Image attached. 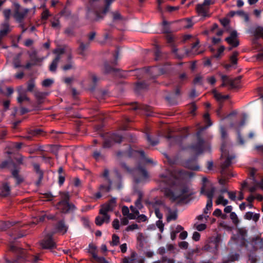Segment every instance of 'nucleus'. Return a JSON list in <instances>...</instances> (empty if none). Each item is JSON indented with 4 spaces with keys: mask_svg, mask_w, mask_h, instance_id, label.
I'll return each mask as SVG.
<instances>
[{
    "mask_svg": "<svg viewBox=\"0 0 263 263\" xmlns=\"http://www.w3.org/2000/svg\"><path fill=\"white\" fill-rule=\"evenodd\" d=\"M194 174L190 172L178 170L174 172L166 171L160 175V181L167 185L173 186L178 185L181 180L191 178Z\"/></svg>",
    "mask_w": 263,
    "mask_h": 263,
    "instance_id": "nucleus-1",
    "label": "nucleus"
},
{
    "mask_svg": "<svg viewBox=\"0 0 263 263\" xmlns=\"http://www.w3.org/2000/svg\"><path fill=\"white\" fill-rule=\"evenodd\" d=\"M242 246L249 251H256L263 248V238L258 236H253L249 240L244 239Z\"/></svg>",
    "mask_w": 263,
    "mask_h": 263,
    "instance_id": "nucleus-2",
    "label": "nucleus"
},
{
    "mask_svg": "<svg viewBox=\"0 0 263 263\" xmlns=\"http://www.w3.org/2000/svg\"><path fill=\"white\" fill-rule=\"evenodd\" d=\"M134 181L136 183L145 182L149 177L146 170L142 167L136 169L134 173Z\"/></svg>",
    "mask_w": 263,
    "mask_h": 263,
    "instance_id": "nucleus-3",
    "label": "nucleus"
},
{
    "mask_svg": "<svg viewBox=\"0 0 263 263\" xmlns=\"http://www.w3.org/2000/svg\"><path fill=\"white\" fill-rule=\"evenodd\" d=\"M221 150L222 157H227L226 160L221 164V174L224 175L225 174V169L231 165L232 164V161L235 158V156L234 155L230 156H227V149L223 143H222L221 145Z\"/></svg>",
    "mask_w": 263,
    "mask_h": 263,
    "instance_id": "nucleus-4",
    "label": "nucleus"
},
{
    "mask_svg": "<svg viewBox=\"0 0 263 263\" xmlns=\"http://www.w3.org/2000/svg\"><path fill=\"white\" fill-rule=\"evenodd\" d=\"M212 4L211 0H204L203 3L197 5L196 10L198 14L203 17L208 16L209 6Z\"/></svg>",
    "mask_w": 263,
    "mask_h": 263,
    "instance_id": "nucleus-5",
    "label": "nucleus"
},
{
    "mask_svg": "<svg viewBox=\"0 0 263 263\" xmlns=\"http://www.w3.org/2000/svg\"><path fill=\"white\" fill-rule=\"evenodd\" d=\"M189 189L186 187H184L180 193H174L168 188H165L162 190L164 195L173 201L179 198L181 196L183 195L185 193H187Z\"/></svg>",
    "mask_w": 263,
    "mask_h": 263,
    "instance_id": "nucleus-6",
    "label": "nucleus"
},
{
    "mask_svg": "<svg viewBox=\"0 0 263 263\" xmlns=\"http://www.w3.org/2000/svg\"><path fill=\"white\" fill-rule=\"evenodd\" d=\"M13 5L14 7V17L17 22H21L28 12L29 9H24L22 11H21V6L18 3L13 2Z\"/></svg>",
    "mask_w": 263,
    "mask_h": 263,
    "instance_id": "nucleus-7",
    "label": "nucleus"
},
{
    "mask_svg": "<svg viewBox=\"0 0 263 263\" xmlns=\"http://www.w3.org/2000/svg\"><path fill=\"white\" fill-rule=\"evenodd\" d=\"M53 52L57 54V56L49 66V70L52 72L56 70L57 65L62 57V55L64 53L65 50L63 48H58L54 50Z\"/></svg>",
    "mask_w": 263,
    "mask_h": 263,
    "instance_id": "nucleus-8",
    "label": "nucleus"
},
{
    "mask_svg": "<svg viewBox=\"0 0 263 263\" xmlns=\"http://www.w3.org/2000/svg\"><path fill=\"white\" fill-rule=\"evenodd\" d=\"M52 236V234H48L41 241L40 245L43 249H49L55 247V243L53 240Z\"/></svg>",
    "mask_w": 263,
    "mask_h": 263,
    "instance_id": "nucleus-9",
    "label": "nucleus"
},
{
    "mask_svg": "<svg viewBox=\"0 0 263 263\" xmlns=\"http://www.w3.org/2000/svg\"><path fill=\"white\" fill-rule=\"evenodd\" d=\"M57 206L58 208L64 213L72 212L76 209L73 204H70L68 202L65 201H61L58 203Z\"/></svg>",
    "mask_w": 263,
    "mask_h": 263,
    "instance_id": "nucleus-10",
    "label": "nucleus"
},
{
    "mask_svg": "<svg viewBox=\"0 0 263 263\" xmlns=\"http://www.w3.org/2000/svg\"><path fill=\"white\" fill-rule=\"evenodd\" d=\"M122 140V137L119 135L114 134H112L109 139L105 140L104 144V148H109L112 145V142L115 143H120Z\"/></svg>",
    "mask_w": 263,
    "mask_h": 263,
    "instance_id": "nucleus-11",
    "label": "nucleus"
},
{
    "mask_svg": "<svg viewBox=\"0 0 263 263\" xmlns=\"http://www.w3.org/2000/svg\"><path fill=\"white\" fill-rule=\"evenodd\" d=\"M103 176L105 178V180L108 184V185H101L100 186V191H106V192H108L110 191L111 188L112 181L109 177V171L107 169H105L103 174Z\"/></svg>",
    "mask_w": 263,
    "mask_h": 263,
    "instance_id": "nucleus-12",
    "label": "nucleus"
},
{
    "mask_svg": "<svg viewBox=\"0 0 263 263\" xmlns=\"http://www.w3.org/2000/svg\"><path fill=\"white\" fill-rule=\"evenodd\" d=\"M116 206V198L114 197L110 199L107 203L102 205L100 210V213L112 211Z\"/></svg>",
    "mask_w": 263,
    "mask_h": 263,
    "instance_id": "nucleus-13",
    "label": "nucleus"
},
{
    "mask_svg": "<svg viewBox=\"0 0 263 263\" xmlns=\"http://www.w3.org/2000/svg\"><path fill=\"white\" fill-rule=\"evenodd\" d=\"M225 40L232 47H236L239 44L237 39V32L236 30L231 31L230 36L226 38Z\"/></svg>",
    "mask_w": 263,
    "mask_h": 263,
    "instance_id": "nucleus-14",
    "label": "nucleus"
},
{
    "mask_svg": "<svg viewBox=\"0 0 263 263\" xmlns=\"http://www.w3.org/2000/svg\"><path fill=\"white\" fill-rule=\"evenodd\" d=\"M200 132H199L197 134V135L198 137L197 143H196V145H193L192 147V148L195 151V152L197 154H200L202 153L204 150V141L202 139H201L200 137Z\"/></svg>",
    "mask_w": 263,
    "mask_h": 263,
    "instance_id": "nucleus-15",
    "label": "nucleus"
},
{
    "mask_svg": "<svg viewBox=\"0 0 263 263\" xmlns=\"http://www.w3.org/2000/svg\"><path fill=\"white\" fill-rule=\"evenodd\" d=\"M215 192V188L213 186H211L209 190H206V185H202L201 189V194H204L208 197V200H213L214 193Z\"/></svg>",
    "mask_w": 263,
    "mask_h": 263,
    "instance_id": "nucleus-16",
    "label": "nucleus"
},
{
    "mask_svg": "<svg viewBox=\"0 0 263 263\" xmlns=\"http://www.w3.org/2000/svg\"><path fill=\"white\" fill-rule=\"evenodd\" d=\"M101 216H98L96 218V223L98 226H101L104 222L108 223L110 220V216L107 212L100 213Z\"/></svg>",
    "mask_w": 263,
    "mask_h": 263,
    "instance_id": "nucleus-17",
    "label": "nucleus"
},
{
    "mask_svg": "<svg viewBox=\"0 0 263 263\" xmlns=\"http://www.w3.org/2000/svg\"><path fill=\"white\" fill-rule=\"evenodd\" d=\"M115 0H105L106 5L101 13L99 12L96 13V20L98 21L100 19L103 18V16L105 15L107 12H108L110 5Z\"/></svg>",
    "mask_w": 263,
    "mask_h": 263,
    "instance_id": "nucleus-18",
    "label": "nucleus"
},
{
    "mask_svg": "<svg viewBox=\"0 0 263 263\" xmlns=\"http://www.w3.org/2000/svg\"><path fill=\"white\" fill-rule=\"evenodd\" d=\"M260 215L257 213H254L252 212H248L244 215V218L247 220L252 219L254 221L256 222L258 220Z\"/></svg>",
    "mask_w": 263,
    "mask_h": 263,
    "instance_id": "nucleus-19",
    "label": "nucleus"
},
{
    "mask_svg": "<svg viewBox=\"0 0 263 263\" xmlns=\"http://www.w3.org/2000/svg\"><path fill=\"white\" fill-rule=\"evenodd\" d=\"M138 254L135 251H132L130 257H125L122 259V263H134L136 260Z\"/></svg>",
    "mask_w": 263,
    "mask_h": 263,
    "instance_id": "nucleus-20",
    "label": "nucleus"
},
{
    "mask_svg": "<svg viewBox=\"0 0 263 263\" xmlns=\"http://www.w3.org/2000/svg\"><path fill=\"white\" fill-rule=\"evenodd\" d=\"M167 221L168 222L172 220H174L177 219V212L171 210L170 208H167Z\"/></svg>",
    "mask_w": 263,
    "mask_h": 263,
    "instance_id": "nucleus-21",
    "label": "nucleus"
},
{
    "mask_svg": "<svg viewBox=\"0 0 263 263\" xmlns=\"http://www.w3.org/2000/svg\"><path fill=\"white\" fill-rule=\"evenodd\" d=\"M2 28L0 30V37H4L10 31L8 22H4L2 25Z\"/></svg>",
    "mask_w": 263,
    "mask_h": 263,
    "instance_id": "nucleus-22",
    "label": "nucleus"
},
{
    "mask_svg": "<svg viewBox=\"0 0 263 263\" xmlns=\"http://www.w3.org/2000/svg\"><path fill=\"white\" fill-rule=\"evenodd\" d=\"M30 57L31 62L34 65H37L39 63H41L45 59V58L43 57H38L35 51H34L31 54H30Z\"/></svg>",
    "mask_w": 263,
    "mask_h": 263,
    "instance_id": "nucleus-23",
    "label": "nucleus"
},
{
    "mask_svg": "<svg viewBox=\"0 0 263 263\" xmlns=\"http://www.w3.org/2000/svg\"><path fill=\"white\" fill-rule=\"evenodd\" d=\"M18 96L17 98V102L20 103H22L24 101H29V99L27 97L26 93L22 89H20L17 90Z\"/></svg>",
    "mask_w": 263,
    "mask_h": 263,
    "instance_id": "nucleus-24",
    "label": "nucleus"
},
{
    "mask_svg": "<svg viewBox=\"0 0 263 263\" xmlns=\"http://www.w3.org/2000/svg\"><path fill=\"white\" fill-rule=\"evenodd\" d=\"M122 213L124 216H127L129 219H135L136 215L134 214L129 213V209L127 206H123L122 208Z\"/></svg>",
    "mask_w": 263,
    "mask_h": 263,
    "instance_id": "nucleus-25",
    "label": "nucleus"
},
{
    "mask_svg": "<svg viewBox=\"0 0 263 263\" xmlns=\"http://www.w3.org/2000/svg\"><path fill=\"white\" fill-rule=\"evenodd\" d=\"M214 98L218 101H222L229 98L228 95H222L219 93L216 90H213L212 91Z\"/></svg>",
    "mask_w": 263,
    "mask_h": 263,
    "instance_id": "nucleus-26",
    "label": "nucleus"
},
{
    "mask_svg": "<svg viewBox=\"0 0 263 263\" xmlns=\"http://www.w3.org/2000/svg\"><path fill=\"white\" fill-rule=\"evenodd\" d=\"M229 201L227 199H224V197L222 195H220L216 201V204L217 205H219V204H222L223 205H226L228 203Z\"/></svg>",
    "mask_w": 263,
    "mask_h": 263,
    "instance_id": "nucleus-27",
    "label": "nucleus"
},
{
    "mask_svg": "<svg viewBox=\"0 0 263 263\" xmlns=\"http://www.w3.org/2000/svg\"><path fill=\"white\" fill-rule=\"evenodd\" d=\"M57 228L59 232H63V234L65 233L68 229V227L65 224L63 221H61L59 222Z\"/></svg>",
    "mask_w": 263,
    "mask_h": 263,
    "instance_id": "nucleus-28",
    "label": "nucleus"
},
{
    "mask_svg": "<svg viewBox=\"0 0 263 263\" xmlns=\"http://www.w3.org/2000/svg\"><path fill=\"white\" fill-rule=\"evenodd\" d=\"M240 80V78L237 77L235 79L228 80V83L232 88H236L238 86V82Z\"/></svg>",
    "mask_w": 263,
    "mask_h": 263,
    "instance_id": "nucleus-29",
    "label": "nucleus"
},
{
    "mask_svg": "<svg viewBox=\"0 0 263 263\" xmlns=\"http://www.w3.org/2000/svg\"><path fill=\"white\" fill-rule=\"evenodd\" d=\"M147 86L145 82L138 83L135 86V90L139 92L142 89H146Z\"/></svg>",
    "mask_w": 263,
    "mask_h": 263,
    "instance_id": "nucleus-30",
    "label": "nucleus"
},
{
    "mask_svg": "<svg viewBox=\"0 0 263 263\" xmlns=\"http://www.w3.org/2000/svg\"><path fill=\"white\" fill-rule=\"evenodd\" d=\"M89 46V43H87L86 44H84L82 42L80 43V47H79V53L82 55H84V51L86 50L87 48H88Z\"/></svg>",
    "mask_w": 263,
    "mask_h": 263,
    "instance_id": "nucleus-31",
    "label": "nucleus"
},
{
    "mask_svg": "<svg viewBox=\"0 0 263 263\" xmlns=\"http://www.w3.org/2000/svg\"><path fill=\"white\" fill-rule=\"evenodd\" d=\"M199 40H197L196 41V42L194 44H193V45H192L190 52L193 54L197 55L200 53V52H198L196 50V48H198L199 47Z\"/></svg>",
    "mask_w": 263,
    "mask_h": 263,
    "instance_id": "nucleus-32",
    "label": "nucleus"
},
{
    "mask_svg": "<svg viewBox=\"0 0 263 263\" xmlns=\"http://www.w3.org/2000/svg\"><path fill=\"white\" fill-rule=\"evenodd\" d=\"M239 234L241 237L240 243L242 246V242L244 241V239H247L246 237L247 236V231L243 228L239 229Z\"/></svg>",
    "mask_w": 263,
    "mask_h": 263,
    "instance_id": "nucleus-33",
    "label": "nucleus"
},
{
    "mask_svg": "<svg viewBox=\"0 0 263 263\" xmlns=\"http://www.w3.org/2000/svg\"><path fill=\"white\" fill-rule=\"evenodd\" d=\"M10 194V187L7 184H4L2 190L1 195L3 196H7Z\"/></svg>",
    "mask_w": 263,
    "mask_h": 263,
    "instance_id": "nucleus-34",
    "label": "nucleus"
},
{
    "mask_svg": "<svg viewBox=\"0 0 263 263\" xmlns=\"http://www.w3.org/2000/svg\"><path fill=\"white\" fill-rule=\"evenodd\" d=\"M20 57H21V54H19L16 57H15L13 60V63L14 67L15 68L21 67L22 66V65L21 64V62H20Z\"/></svg>",
    "mask_w": 263,
    "mask_h": 263,
    "instance_id": "nucleus-35",
    "label": "nucleus"
},
{
    "mask_svg": "<svg viewBox=\"0 0 263 263\" xmlns=\"http://www.w3.org/2000/svg\"><path fill=\"white\" fill-rule=\"evenodd\" d=\"M34 96L35 97L38 99H43L46 96L48 95L47 92H41L39 90H35L34 91Z\"/></svg>",
    "mask_w": 263,
    "mask_h": 263,
    "instance_id": "nucleus-36",
    "label": "nucleus"
},
{
    "mask_svg": "<svg viewBox=\"0 0 263 263\" xmlns=\"http://www.w3.org/2000/svg\"><path fill=\"white\" fill-rule=\"evenodd\" d=\"M120 242L119 237L116 234H113L112 236V241L110 242V245L112 246H117Z\"/></svg>",
    "mask_w": 263,
    "mask_h": 263,
    "instance_id": "nucleus-37",
    "label": "nucleus"
},
{
    "mask_svg": "<svg viewBox=\"0 0 263 263\" xmlns=\"http://www.w3.org/2000/svg\"><path fill=\"white\" fill-rule=\"evenodd\" d=\"M33 167L39 175V182H40L43 178V173L40 170V166L39 164H37L36 163H34L33 164ZM38 183H39V182H38Z\"/></svg>",
    "mask_w": 263,
    "mask_h": 263,
    "instance_id": "nucleus-38",
    "label": "nucleus"
},
{
    "mask_svg": "<svg viewBox=\"0 0 263 263\" xmlns=\"http://www.w3.org/2000/svg\"><path fill=\"white\" fill-rule=\"evenodd\" d=\"M213 206V200H208L206 206L204 209V213L208 214Z\"/></svg>",
    "mask_w": 263,
    "mask_h": 263,
    "instance_id": "nucleus-39",
    "label": "nucleus"
},
{
    "mask_svg": "<svg viewBox=\"0 0 263 263\" xmlns=\"http://www.w3.org/2000/svg\"><path fill=\"white\" fill-rule=\"evenodd\" d=\"M146 139L148 142L152 145H156L159 143V140L157 138L152 139L148 134H146Z\"/></svg>",
    "mask_w": 263,
    "mask_h": 263,
    "instance_id": "nucleus-40",
    "label": "nucleus"
},
{
    "mask_svg": "<svg viewBox=\"0 0 263 263\" xmlns=\"http://www.w3.org/2000/svg\"><path fill=\"white\" fill-rule=\"evenodd\" d=\"M255 35L263 38V27L259 26L257 27L255 30Z\"/></svg>",
    "mask_w": 263,
    "mask_h": 263,
    "instance_id": "nucleus-41",
    "label": "nucleus"
},
{
    "mask_svg": "<svg viewBox=\"0 0 263 263\" xmlns=\"http://www.w3.org/2000/svg\"><path fill=\"white\" fill-rule=\"evenodd\" d=\"M239 254H238L237 253L232 252L229 255V259L230 261H234L235 260H238L239 259Z\"/></svg>",
    "mask_w": 263,
    "mask_h": 263,
    "instance_id": "nucleus-42",
    "label": "nucleus"
},
{
    "mask_svg": "<svg viewBox=\"0 0 263 263\" xmlns=\"http://www.w3.org/2000/svg\"><path fill=\"white\" fill-rule=\"evenodd\" d=\"M35 87V82L33 80L29 81L27 83V91L31 92Z\"/></svg>",
    "mask_w": 263,
    "mask_h": 263,
    "instance_id": "nucleus-43",
    "label": "nucleus"
},
{
    "mask_svg": "<svg viewBox=\"0 0 263 263\" xmlns=\"http://www.w3.org/2000/svg\"><path fill=\"white\" fill-rule=\"evenodd\" d=\"M230 218L232 220L233 222L235 224H237L239 222V220L238 219L237 216L235 212H231L230 213Z\"/></svg>",
    "mask_w": 263,
    "mask_h": 263,
    "instance_id": "nucleus-44",
    "label": "nucleus"
},
{
    "mask_svg": "<svg viewBox=\"0 0 263 263\" xmlns=\"http://www.w3.org/2000/svg\"><path fill=\"white\" fill-rule=\"evenodd\" d=\"M238 55V52L235 51L233 53V54L230 57V61L232 64H236L237 63V57Z\"/></svg>",
    "mask_w": 263,
    "mask_h": 263,
    "instance_id": "nucleus-45",
    "label": "nucleus"
},
{
    "mask_svg": "<svg viewBox=\"0 0 263 263\" xmlns=\"http://www.w3.org/2000/svg\"><path fill=\"white\" fill-rule=\"evenodd\" d=\"M220 22H221V24L222 25V26L226 28V30L227 31H229V28H230V27L229 26V20L227 18H224L221 20Z\"/></svg>",
    "mask_w": 263,
    "mask_h": 263,
    "instance_id": "nucleus-46",
    "label": "nucleus"
},
{
    "mask_svg": "<svg viewBox=\"0 0 263 263\" xmlns=\"http://www.w3.org/2000/svg\"><path fill=\"white\" fill-rule=\"evenodd\" d=\"M93 157L97 160L103 159L104 157L103 155H102L99 151L94 152L93 154Z\"/></svg>",
    "mask_w": 263,
    "mask_h": 263,
    "instance_id": "nucleus-47",
    "label": "nucleus"
},
{
    "mask_svg": "<svg viewBox=\"0 0 263 263\" xmlns=\"http://www.w3.org/2000/svg\"><path fill=\"white\" fill-rule=\"evenodd\" d=\"M162 263H175V260L171 258H168L166 256H163L161 258Z\"/></svg>",
    "mask_w": 263,
    "mask_h": 263,
    "instance_id": "nucleus-48",
    "label": "nucleus"
},
{
    "mask_svg": "<svg viewBox=\"0 0 263 263\" xmlns=\"http://www.w3.org/2000/svg\"><path fill=\"white\" fill-rule=\"evenodd\" d=\"M53 83V81L51 79H47L44 80L42 85L45 87H49Z\"/></svg>",
    "mask_w": 263,
    "mask_h": 263,
    "instance_id": "nucleus-49",
    "label": "nucleus"
},
{
    "mask_svg": "<svg viewBox=\"0 0 263 263\" xmlns=\"http://www.w3.org/2000/svg\"><path fill=\"white\" fill-rule=\"evenodd\" d=\"M4 15L6 19L5 22H8L11 15V11L10 9H6L3 12Z\"/></svg>",
    "mask_w": 263,
    "mask_h": 263,
    "instance_id": "nucleus-50",
    "label": "nucleus"
},
{
    "mask_svg": "<svg viewBox=\"0 0 263 263\" xmlns=\"http://www.w3.org/2000/svg\"><path fill=\"white\" fill-rule=\"evenodd\" d=\"M42 132V130L41 129H36L34 130H31L29 132V135H31L32 136H35L41 134Z\"/></svg>",
    "mask_w": 263,
    "mask_h": 263,
    "instance_id": "nucleus-51",
    "label": "nucleus"
},
{
    "mask_svg": "<svg viewBox=\"0 0 263 263\" xmlns=\"http://www.w3.org/2000/svg\"><path fill=\"white\" fill-rule=\"evenodd\" d=\"M139 229V227H138V224H131V225L128 226L126 228V231H133L134 230H137V229Z\"/></svg>",
    "mask_w": 263,
    "mask_h": 263,
    "instance_id": "nucleus-52",
    "label": "nucleus"
},
{
    "mask_svg": "<svg viewBox=\"0 0 263 263\" xmlns=\"http://www.w3.org/2000/svg\"><path fill=\"white\" fill-rule=\"evenodd\" d=\"M51 26L55 29H59L60 28V22L58 20H55L51 23Z\"/></svg>",
    "mask_w": 263,
    "mask_h": 263,
    "instance_id": "nucleus-53",
    "label": "nucleus"
},
{
    "mask_svg": "<svg viewBox=\"0 0 263 263\" xmlns=\"http://www.w3.org/2000/svg\"><path fill=\"white\" fill-rule=\"evenodd\" d=\"M135 205L138 209L140 210L143 208V205L141 203V199L140 197H139V198L136 200L135 202Z\"/></svg>",
    "mask_w": 263,
    "mask_h": 263,
    "instance_id": "nucleus-54",
    "label": "nucleus"
},
{
    "mask_svg": "<svg viewBox=\"0 0 263 263\" xmlns=\"http://www.w3.org/2000/svg\"><path fill=\"white\" fill-rule=\"evenodd\" d=\"M202 77L200 76V75H198V76H197L194 80V83L195 84H202Z\"/></svg>",
    "mask_w": 263,
    "mask_h": 263,
    "instance_id": "nucleus-55",
    "label": "nucleus"
},
{
    "mask_svg": "<svg viewBox=\"0 0 263 263\" xmlns=\"http://www.w3.org/2000/svg\"><path fill=\"white\" fill-rule=\"evenodd\" d=\"M178 49L174 47L173 52L175 53L176 58L179 59H181L183 58L184 57V55L183 54H179L178 53Z\"/></svg>",
    "mask_w": 263,
    "mask_h": 263,
    "instance_id": "nucleus-56",
    "label": "nucleus"
},
{
    "mask_svg": "<svg viewBox=\"0 0 263 263\" xmlns=\"http://www.w3.org/2000/svg\"><path fill=\"white\" fill-rule=\"evenodd\" d=\"M130 209L132 212V214H134L135 215H136V218L137 217V216L139 214V210L138 209L136 206L134 207V206L132 205L130 206Z\"/></svg>",
    "mask_w": 263,
    "mask_h": 263,
    "instance_id": "nucleus-57",
    "label": "nucleus"
},
{
    "mask_svg": "<svg viewBox=\"0 0 263 263\" xmlns=\"http://www.w3.org/2000/svg\"><path fill=\"white\" fill-rule=\"evenodd\" d=\"M189 243L186 241H181L179 243V246L180 248L186 249L188 247Z\"/></svg>",
    "mask_w": 263,
    "mask_h": 263,
    "instance_id": "nucleus-58",
    "label": "nucleus"
},
{
    "mask_svg": "<svg viewBox=\"0 0 263 263\" xmlns=\"http://www.w3.org/2000/svg\"><path fill=\"white\" fill-rule=\"evenodd\" d=\"M228 194L229 195V198L234 201L236 199V192H228Z\"/></svg>",
    "mask_w": 263,
    "mask_h": 263,
    "instance_id": "nucleus-59",
    "label": "nucleus"
},
{
    "mask_svg": "<svg viewBox=\"0 0 263 263\" xmlns=\"http://www.w3.org/2000/svg\"><path fill=\"white\" fill-rule=\"evenodd\" d=\"M112 226L114 229L118 230L120 228L119 221L118 219H115L112 222Z\"/></svg>",
    "mask_w": 263,
    "mask_h": 263,
    "instance_id": "nucleus-60",
    "label": "nucleus"
},
{
    "mask_svg": "<svg viewBox=\"0 0 263 263\" xmlns=\"http://www.w3.org/2000/svg\"><path fill=\"white\" fill-rule=\"evenodd\" d=\"M167 251L166 250V248H165L164 247H160L158 250V253L163 255Z\"/></svg>",
    "mask_w": 263,
    "mask_h": 263,
    "instance_id": "nucleus-61",
    "label": "nucleus"
},
{
    "mask_svg": "<svg viewBox=\"0 0 263 263\" xmlns=\"http://www.w3.org/2000/svg\"><path fill=\"white\" fill-rule=\"evenodd\" d=\"M206 225L205 224H199L196 226V229L199 231H201L205 229Z\"/></svg>",
    "mask_w": 263,
    "mask_h": 263,
    "instance_id": "nucleus-62",
    "label": "nucleus"
},
{
    "mask_svg": "<svg viewBox=\"0 0 263 263\" xmlns=\"http://www.w3.org/2000/svg\"><path fill=\"white\" fill-rule=\"evenodd\" d=\"M200 235L198 232H195L193 233L192 238H193V239L195 241H198L200 239Z\"/></svg>",
    "mask_w": 263,
    "mask_h": 263,
    "instance_id": "nucleus-63",
    "label": "nucleus"
},
{
    "mask_svg": "<svg viewBox=\"0 0 263 263\" xmlns=\"http://www.w3.org/2000/svg\"><path fill=\"white\" fill-rule=\"evenodd\" d=\"M39 260L38 256H33L29 259V261L32 263H37Z\"/></svg>",
    "mask_w": 263,
    "mask_h": 263,
    "instance_id": "nucleus-64",
    "label": "nucleus"
}]
</instances>
